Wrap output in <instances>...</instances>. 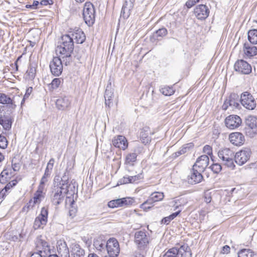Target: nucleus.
<instances>
[{"mask_svg": "<svg viewBox=\"0 0 257 257\" xmlns=\"http://www.w3.org/2000/svg\"><path fill=\"white\" fill-rule=\"evenodd\" d=\"M247 38L252 44H257V29H252L248 31Z\"/></svg>", "mask_w": 257, "mask_h": 257, "instance_id": "nucleus-35", "label": "nucleus"}, {"mask_svg": "<svg viewBox=\"0 0 257 257\" xmlns=\"http://www.w3.org/2000/svg\"><path fill=\"white\" fill-rule=\"evenodd\" d=\"M8 192L4 189H2L0 192V204L2 203L3 200L8 195Z\"/></svg>", "mask_w": 257, "mask_h": 257, "instance_id": "nucleus-51", "label": "nucleus"}, {"mask_svg": "<svg viewBox=\"0 0 257 257\" xmlns=\"http://www.w3.org/2000/svg\"><path fill=\"white\" fill-rule=\"evenodd\" d=\"M181 210L177 211L176 212H174L171 214V216L172 217L173 219H174L176 216L178 215V214L180 213Z\"/></svg>", "mask_w": 257, "mask_h": 257, "instance_id": "nucleus-64", "label": "nucleus"}, {"mask_svg": "<svg viewBox=\"0 0 257 257\" xmlns=\"http://www.w3.org/2000/svg\"><path fill=\"white\" fill-rule=\"evenodd\" d=\"M194 147V144L192 143H188L183 145L180 150L173 154L175 158L189 152Z\"/></svg>", "mask_w": 257, "mask_h": 257, "instance_id": "nucleus-30", "label": "nucleus"}, {"mask_svg": "<svg viewBox=\"0 0 257 257\" xmlns=\"http://www.w3.org/2000/svg\"><path fill=\"white\" fill-rule=\"evenodd\" d=\"M31 257H44V256L41 253L36 252L32 253L31 255Z\"/></svg>", "mask_w": 257, "mask_h": 257, "instance_id": "nucleus-61", "label": "nucleus"}, {"mask_svg": "<svg viewBox=\"0 0 257 257\" xmlns=\"http://www.w3.org/2000/svg\"><path fill=\"white\" fill-rule=\"evenodd\" d=\"M77 212V209L75 208H73L72 206L71 208L69 210V215L72 217H73L75 216L76 213Z\"/></svg>", "mask_w": 257, "mask_h": 257, "instance_id": "nucleus-57", "label": "nucleus"}, {"mask_svg": "<svg viewBox=\"0 0 257 257\" xmlns=\"http://www.w3.org/2000/svg\"><path fill=\"white\" fill-rule=\"evenodd\" d=\"M52 170H49L48 168H46L44 174L41 178L40 181V185H44L48 181V178L50 176Z\"/></svg>", "mask_w": 257, "mask_h": 257, "instance_id": "nucleus-42", "label": "nucleus"}, {"mask_svg": "<svg viewBox=\"0 0 257 257\" xmlns=\"http://www.w3.org/2000/svg\"><path fill=\"white\" fill-rule=\"evenodd\" d=\"M60 83L61 80L60 78H55L52 80L50 85H51V88L53 90L59 87Z\"/></svg>", "mask_w": 257, "mask_h": 257, "instance_id": "nucleus-47", "label": "nucleus"}, {"mask_svg": "<svg viewBox=\"0 0 257 257\" xmlns=\"http://www.w3.org/2000/svg\"><path fill=\"white\" fill-rule=\"evenodd\" d=\"M167 34L168 31L167 29L163 27L156 31V32L154 33V37L159 39V38H162L166 36Z\"/></svg>", "mask_w": 257, "mask_h": 257, "instance_id": "nucleus-40", "label": "nucleus"}, {"mask_svg": "<svg viewBox=\"0 0 257 257\" xmlns=\"http://www.w3.org/2000/svg\"><path fill=\"white\" fill-rule=\"evenodd\" d=\"M203 152L208 155L212 154V148L209 145H205L203 148Z\"/></svg>", "mask_w": 257, "mask_h": 257, "instance_id": "nucleus-50", "label": "nucleus"}, {"mask_svg": "<svg viewBox=\"0 0 257 257\" xmlns=\"http://www.w3.org/2000/svg\"><path fill=\"white\" fill-rule=\"evenodd\" d=\"M121 184H126L131 183L130 176H124L120 180Z\"/></svg>", "mask_w": 257, "mask_h": 257, "instance_id": "nucleus-53", "label": "nucleus"}, {"mask_svg": "<svg viewBox=\"0 0 257 257\" xmlns=\"http://www.w3.org/2000/svg\"><path fill=\"white\" fill-rule=\"evenodd\" d=\"M42 190L43 186L40 185L38 191L35 193L33 197L34 204L40 203L42 198H44V196L43 195Z\"/></svg>", "mask_w": 257, "mask_h": 257, "instance_id": "nucleus-36", "label": "nucleus"}, {"mask_svg": "<svg viewBox=\"0 0 257 257\" xmlns=\"http://www.w3.org/2000/svg\"><path fill=\"white\" fill-rule=\"evenodd\" d=\"M70 251L71 257H84L85 250L77 243L74 242L70 245Z\"/></svg>", "mask_w": 257, "mask_h": 257, "instance_id": "nucleus-24", "label": "nucleus"}, {"mask_svg": "<svg viewBox=\"0 0 257 257\" xmlns=\"http://www.w3.org/2000/svg\"><path fill=\"white\" fill-rule=\"evenodd\" d=\"M12 122L11 119H4L0 118V124L6 130H9L12 126Z\"/></svg>", "mask_w": 257, "mask_h": 257, "instance_id": "nucleus-41", "label": "nucleus"}, {"mask_svg": "<svg viewBox=\"0 0 257 257\" xmlns=\"http://www.w3.org/2000/svg\"><path fill=\"white\" fill-rule=\"evenodd\" d=\"M245 125L248 128L253 130L257 128V116L254 115H248L245 119Z\"/></svg>", "mask_w": 257, "mask_h": 257, "instance_id": "nucleus-29", "label": "nucleus"}, {"mask_svg": "<svg viewBox=\"0 0 257 257\" xmlns=\"http://www.w3.org/2000/svg\"><path fill=\"white\" fill-rule=\"evenodd\" d=\"M164 195L162 192H154L152 193L148 199L142 204V208L144 206V208H150L151 206L146 207L145 205L147 204L152 205L154 202L161 201L164 198Z\"/></svg>", "mask_w": 257, "mask_h": 257, "instance_id": "nucleus-25", "label": "nucleus"}, {"mask_svg": "<svg viewBox=\"0 0 257 257\" xmlns=\"http://www.w3.org/2000/svg\"><path fill=\"white\" fill-rule=\"evenodd\" d=\"M32 91H33V87H29L26 89L25 94L24 95L22 100H21V106H22L24 104L25 100L29 98L30 94L32 93Z\"/></svg>", "mask_w": 257, "mask_h": 257, "instance_id": "nucleus-45", "label": "nucleus"}, {"mask_svg": "<svg viewBox=\"0 0 257 257\" xmlns=\"http://www.w3.org/2000/svg\"><path fill=\"white\" fill-rule=\"evenodd\" d=\"M163 257H192V253L188 245L183 244L168 249Z\"/></svg>", "mask_w": 257, "mask_h": 257, "instance_id": "nucleus-2", "label": "nucleus"}, {"mask_svg": "<svg viewBox=\"0 0 257 257\" xmlns=\"http://www.w3.org/2000/svg\"><path fill=\"white\" fill-rule=\"evenodd\" d=\"M93 245L96 249L101 251L105 247V241L100 239H95L93 241Z\"/></svg>", "mask_w": 257, "mask_h": 257, "instance_id": "nucleus-39", "label": "nucleus"}, {"mask_svg": "<svg viewBox=\"0 0 257 257\" xmlns=\"http://www.w3.org/2000/svg\"><path fill=\"white\" fill-rule=\"evenodd\" d=\"M127 2H125L124 4H123L122 8L121 11V15L123 17H127L128 16V13L130 11L129 8H127L126 7Z\"/></svg>", "mask_w": 257, "mask_h": 257, "instance_id": "nucleus-46", "label": "nucleus"}, {"mask_svg": "<svg viewBox=\"0 0 257 257\" xmlns=\"http://www.w3.org/2000/svg\"><path fill=\"white\" fill-rule=\"evenodd\" d=\"M12 185L9 183H8L6 186L3 188L5 190H6L7 192H9V190L12 188Z\"/></svg>", "mask_w": 257, "mask_h": 257, "instance_id": "nucleus-62", "label": "nucleus"}, {"mask_svg": "<svg viewBox=\"0 0 257 257\" xmlns=\"http://www.w3.org/2000/svg\"><path fill=\"white\" fill-rule=\"evenodd\" d=\"M209 168L215 174H218L222 170L221 165L218 163H214Z\"/></svg>", "mask_w": 257, "mask_h": 257, "instance_id": "nucleus-44", "label": "nucleus"}, {"mask_svg": "<svg viewBox=\"0 0 257 257\" xmlns=\"http://www.w3.org/2000/svg\"><path fill=\"white\" fill-rule=\"evenodd\" d=\"M240 103L246 109L253 110L256 105L254 98L249 92L246 91L240 95Z\"/></svg>", "mask_w": 257, "mask_h": 257, "instance_id": "nucleus-9", "label": "nucleus"}, {"mask_svg": "<svg viewBox=\"0 0 257 257\" xmlns=\"http://www.w3.org/2000/svg\"><path fill=\"white\" fill-rule=\"evenodd\" d=\"M143 151V148L142 147H138L135 150V153H130L126 157V163L131 164L136 161L137 158V152L142 153Z\"/></svg>", "mask_w": 257, "mask_h": 257, "instance_id": "nucleus-32", "label": "nucleus"}, {"mask_svg": "<svg viewBox=\"0 0 257 257\" xmlns=\"http://www.w3.org/2000/svg\"><path fill=\"white\" fill-rule=\"evenodd\" d=\"M73 52H66L64 53H59L61 55L60 58L62 59V63L63 62L66 66L69 65L72 61L71 53Z\"/></svg>", "mask_w": 257, "mask_h": 257, "instance_id": "nucleus-34", "label": "nucleus"}, {"mask_svg": "<svg viewBox=\"0 0 257 257\" xmlns=\"http://www.w3.org/2000/svg\"><path fill=\"white\" fill-rule=\"evenodd\" d=\"M59 57H53L50 62L49 67L52 75L55 76H60L63 71V64L62 59Z\"/></svg>", "mask_w": 257, "mask_h": 257, "instance_id": "nucleus-11", "label": "nucleus"}, {"mask_svg": "<svg viewBox=\"0 0 257 257\" xmlns=\"http://www.w3.org/2000/svg\"><path fill=\"white\" fill-rule=\"evenodd\" d=\"M143 178V176L142 174H139L137 175L130 176L131 183H137L140 180Z\"/></svg>", "mask_w": 257, "mask_h": 257, "instance_id": "nucleus-49", "label": "nucleus"}, {"mask_svg": "<svg viewBox=\"0 0 257 257\" xmlns=\"http://www.w3.org/2000/svg\"><path fill=\"white\" fill-rule=\"evenodd\" d=\"M243 51L245 55L248 58L252 57L257 54V47L248 43H244Z\"/></svg>", "mask_w": 257, "mask_h": 257, "instance_id": "nucleus-28", "label": "nucleus"}, {"mask_svg": "<svg viewBox=\"0 0 257 257\" xmlns=\"http://www.w3.org/2000/svg\"><path fill=\"white\" fill-rule=\"evenodd\" d=\"M7 178L6 176H4L3 175H0V182L2 184H4L7 181Z\"/></svg>", "mask_w": 257, "mask_h": 257, "instance_id": "nucleus-60", "label": "nucleus"}, {"mask_svg": "<svg viewBox=\"0 0 257 257\" xmlns=\"http://www.w3.org/2000/svg\"><path fill=\"white\" fill-rule=\"evenodd\" d=\"M251 153L249 149L241 150L234 154V161L239 166L243 165L249 159Z\"/></svg>", "mask_w": 257, "mask_h": 257, "instance_id": "nucleus-12", "label": "nucleus"}, {"mask_svg": "<svg viewBox=\"0 0 257 257\" xmlns=\"http://www.w3.org/2000/svg\"><path fill=\"white\" fill-rule=\"evenodd\" d=\"M54 162V159L51 158L47 164L46 168H48L49 170H52Z\"/></svg>", "mask_w": 257, "mask_h": 257, "instance_id": "nucleus-54", "label": "nucleus"}, {"mask_svg": "<svg viewBox=\"0 0 257 257\" xmlns=\"http://www.w3.org/2000/svg\"><path fill=\"white\" fill-rule=\"evenodd\" d=\"M60 43V45L57 46L56 49L57 54L73 51L74 41L70 35L68 34L63 35L61 37Z\"/></svg>", "mask_w": 257, "mask_h": 257, "instance_id": "nucleus-5", "label": "nucleus"}, {"mask_svg": "<svg viewBox=\"0 0 257 257\" xmlns=\"http://www.w3.org/2000/svg\"><path fill=\"white\" fill-rule=\"evenodd\" d=\"M229 140L231 143L236 146L243 145L245 142L244 137L239 132L232 133L229 135Z\"/></svg>", "mask_w": 257, "mask_h": 257, "instance_id": "nucleus-23", "label": "nucleus"}, {"mask_svg": "<svg viewBox=\"0 0 257 257\" xmlns=\"http://www.w3.org/2000/svg\"><path fill=\"white\" fill-rule=\"evenodd\" d=\"M211 197L209 195L207 196V195H205V196L204 197L205 202H206L207 203H208L211 202Z\"/></svg>", "mask_w": 257, "mask_h": 257, "instance_id": "nucleus-63", "label": "nucleus"}, {"mask_svg": "<svg viewBox=\"0 0 257 257\" xmlns=\"http://www.w3.org/2000/svg\"><path fill=\"white\" fill-rule=\"evenodd\" d=\"M195 5V0H188L186 3V6L188 8H191Z\"/></svg>", "mask_w": 257, "mask_h": 257, "instance_id": "nucleus-56", "label": "nucleus"}, {"mask_svg": "<svg viewBox=\"0 0 257 257\" xmlns=\"http://www.w3.org/2000/svg\"><path fill=\"white\" fill-rule=\"evenodd\" d=\"M41 237V236L37 237L35 241L36 248L37 252L41 253L44 257H47L51 253L50 246L48 242Z\"/></svg>", "mask_w": 257, "mask_h": 257, "instance_id": "nucleus-10", "label": "nucleus"}, {"mask_svg": "<svg viewBox=\"0 0 257 257\" xmlns=\"http://www.w3.org/2000/svg\"><path fill=\"white\" fill-rule=\"evenodd\" d=\"M209 162V159L207 155H202L196 160L193 167L198 169L199 171L203 172L208 166Z\"/></svg>", "mask_w": 257, "mask_h": 257, "instance_id": "nucleus-19", "label": "nucleus"}, {"mask_svg": "<svg viewBox=\"0 0 257 257\" xmlns=\"http://www.w3.org/2000/svg\"><path fill=\"white\" fill-rule=\"evenodd\" d=\"M226 126L230 129L234 130L239 127L242 124L241 118L237 115H230L225 119Z\"/></svg>", "mask_w": 257, "mask_h": 257, "instance_id": "nucleus-16", "label": "nucleus"}, {"mask_svg": "<svg viewBox=\"0 0 257 257\" xmlns=\"http://www.w3.org/2000/svg\"><path fill=\"white\" fill-rule=\"evenodd\" d=\"M8 146V141L6 137L4 136L0 135V148L5 149Z\"/></svg>", "mask_w": 257, "mask_h": 257, "instance_id": "nucleus-48", "label": "nucleus"}, {"mask_svg": "<svg viewBox=\"0 0 257 257\" xmlns=\"http://www.w3.org/2000/svg\"><path fill=\"white\" fill-rule=\"evenodd\" d=\"M112 144L116 147L124 150L127 148L128 143L126 138L122 136H118L112 140Z\"/></svg>", "mask_w": 257, "mask_h": 257, "instance_id": "nucleus-26", "label": "nucleus"}, {"mask_svg": "<svg viewBox=\"0 0 257 257\" xmlns=\"http://www.w3.org/2000/svg\"><path fill=\"white\" fill-rule=\"evenodd\" d=\"M48 209L45 207L41 209L40 215L37 216L34 221L33 227L35 229L43 228L46 225L48 221Z\"/></svg>", "mask_w": 257, "mask_h": 257, "instance_id": "nucleus-8", "label": "nucleus"}, {"mask_svg": "<svg viewBox=\"0 0 257 257\" xmlns=\"http://www.w3.org/2000/svg\"><path fill=\"white\" fill-rule=\"evenodd\" d=\"M95 9L90 2H86L83 10V18L86 24L92 26L95 22Z\"/></svg>", "mask_w": 257, "mask_h": 257, "instance_id": "nucleus-6", "label": "nucleus"}, {"mask_svg": "<svg viewBox=\"0 0 257 257\" xmlns=\"http://www.w3.org/2000/svg\"><path fill=\"white\" fill-rule=\"evenodd\" d=\"M60 186H54L50 194L51 202L55 205L61 204L64 200L66 194L68 192V182L67 181L61 180Z\"/></svg>", "mask_w": 257, "mask_h": 257, "instance_id": "nucleus-1", "label": "nucleus"}, {"mask_svg": "<svg viewBox=\"0 0 257 257\" xmlns=\"http://www.w3.org/2000/svg\"><path fill=\"white\" fill-rule=\"evenodd\" d=\"M230 248L228 245H224L222 249L221 252L222 253H228L230 252Z\"/></svg>", "mask_w": 257, "mask_h": 257, "instance_id": "nucleus-58", "label": "nucleus"}, {"mask_svg": "<svg viewBox=\"0 0 257 257\" xmlns=\"http://www.w3.org/2000/svg\"><path fill=\"white\" fill-rule=\"evenodd\" d=\"M160 91L163 95L166 96H170L173 94L175 92L173 88L169 86H161Z\"/></svg>", "mask_w": 257, "mask_h": 257, "instance_id": "nucleus-38", "label": "nucleus"}, {"mask_svg": "<svg viewBox=\"0 0 257 257\" xmlns=\"http://www.w3.org/2000/svg\"><path fill=\"white\" fill-rule=\"evenodd\" d=\"M57 250L60 257H70V250L66 242L64 240H59L57 242Z\"/></svg>", "mask_w": 257, "mask_h": 257, "instance_id": "nucleus-18", "label": "nucleus"}, {"mask_svg": "<svg viewBox=\"0 0 257 257\" xmlns=\"http://www.w3.org/2000/svg\"><path fill=\"white\" fill-rule=\"evenodd\" d=\"M113 97V93L111 91L110 86H107L104 93L105 105L110 107L112 103V98Z\"/></svg>", "mask_w": 257, "mask_h": 257, "instance_id": "nucleus-31", "label": "nucleus"}, {"mask_svg": "<svg viewBox=\"0 0 257 257\" xmlns=\"http://www.w3.org/2000/svg\"><path fill=\"white\" fill-rule=\"evenodd\" d=\"M150 236L145 230H137L135 233V242L140 250H144L149 243Z\"/></svg>", "mask_w": 257, "mask_h": 257, "instance_id": "nucleus-4", "label": "nucleus"}, {"mask_svg": "<svg viewBox=\"0 0 257 257\" xmlns=\"http://www.w3.org/2000/svg\"><path fill=\"white\" fill-rule=\"evenodd\" d=\"M202 172V171H199L198 169L192 167L190 174L188 176L189 183L192 184L200 183L203 178L201 174Z\"/></svg>", "mask_w": 257, "mask_h": 257, "instance_id": "nucleus-22", "label": "nucleus"}, {"mask_svg": "<svg viewBox=\"0 0 257 257\" xmlns=\"http://www.w3.org/2000/svg\"><path fill=\"white\" fill-rule=\"evenodd\" d=\"M53 4V0H42L40 5L43 6H47L48 5H52Z\"/></svg>", "mask_w": 257, "mask_h": 257, "instance_id": "nucleus-55", "label": "nucleus"}, {"mask_svg": "<svg viewBox=\"0 0 257 257\" xmlns=\"http://www.w3.org/2000/svg\"><path fill=\"white\" fill-rule=\"evenodd\" d=\"M194 14L199 20H205L209 16V10L205 5H200L194 9Z\"/></svg>", "mask_w": 257, "mask_h": 257, "instance_id": "nucleus-20", "label": "nucleus"}, {"mask_svg": "<svg viewBox=\"0 0 257 257\" xmlns=\"http://www.w3.org/2000/svg\"><path fill=\"white\" fill-rule=\"evenodd\" d=\"M234 68L236 71L242 74H248L251 72L250 65L243 60H237L234 64Z\"/></svg>", "mask_w": 257, "mask_h": 257, "instance_id": "nucleus-17", "label": "nucleus"}, {"mask_svg": "<svg viewBox=\"0 0 257 257\" xmlns=\"http://www.w3.org/2000/svg\"><path fill=\"white\" fill-rule=\"evenodd\" d=\"M107 253L110 257H116L119 253V245L115 238H110L105 245Z\"/></svg>", "mask_w": 257, "mask_h": 257, "instance_id": "nucleus-13", "label": "nucleus"}, {"mask_svg": "<svg viewBox=\"0 0 257 257\" xmlns=\"http://www.w3.org/2000/svg\"><path fill=\"white\" fill-rule=\"evenodd\" d=\"M218 156L222 161L224 166L231 170L234 169V153L232 150L229 148L221 149L218 151Z\"/></svg>", "mask_w": 257, "mask_h": 257, "instance_id": "nucleus-3", "label": "nucleus"}, {"mask_svg": "<svg viewBox=\"0 0 257 257\" xmlns=\"http://www.w3.org/2000/svg\"><path fill=\"white\" fill-rule=\"evenodd\" d=\"M238 257H257V253L251 249L244 248L238 252Z\"/></svg>", "mask_w": 257, "mask_h": 257, "instance_id": "nucleus-33", "label": "nucleus"}, {"mask_svg": "<svg viewBox=\"0 0 257 257\" xmlns=\"http://www.w3.org/2000/svg\"><path fill=\"white\" fill-rule=\"evenodd\" d=\"M240 102V96L235 93H232L225 100L222 108L226 110L229 106L232 108L239 109L240 107L239 102Z\"/></svg>", "mask_w": 257, "mask_h": 257, "instance_id": "nucleus-7", "label": "nucleus"}, {"mask_svg": "<svg viewBox=\"0 0 257 257\" xmlns=\"http://www.w3.org/2000/svg\"><path fill=\"white\" fill-rule=\"evenodd\" d=\"M148 128H144L140 133V137L144 144H148L151 142V138L148 136Z\"/></svg>", "mask_w": 257, "mask_h": 257, "instance_id": "nucleus-37", "label": "nucleus"}, {"mask_svg": "<svg viewBox=\"0 0 257 257\" xmlns=\"http://www.w3.org/2000/svg\"><path fill=\"white\" fill-rule=\"evenodd\" d=\"M12 168L14 171H18L20 170V166L19 164L12 163Z\"/></svg>", "mask_w": 257, "mask_h": 257, "instance_id": "nucleus-59", "label": "nucleus"}, {"mask_svg": "<svg viewBox=\"0 0 257 257\" xmlns=\"http://www.w3.org/2000/svg\"><path fill=\"white\" fill-rule=\"evenodd\" d=\"M20 100L21 96L19 95L12 98L5 93L0 92V103L8 105L11 110H14L16 108V103L19 102Z\"/></svg>", "mask_w": 257, "mask_h": 257, "instance_id": "nucleus-14", "label": "nucleus"}, {"mask_svg": "<svg viewBox=\"0 0 257 257\" xmlns=\"http://www.w3.org/2000/svg\"><path fill=\"white\" fill-rule=\"evenodd\" d=\"M135 202L134 198L125 197L111 200L108 203L109 208L122 207L124 206L132 205Z\"/></svg>", "mask_w": 257, "mask_h": 257, "instance_id": "nucleus-15", "label": "nucleus"}, {"mask_svg": "<svg viewBox=\"0 0 257 257\" xmlns=\"http://www.w3.org/2000/svg\"><path fill=\"white\" fill-rule=\"evenodd\" d=\"M71 98L69 96L61 95L56 101V105L59 110H65L71 104Z\"/></svg>", "mask_w": 257, "mask_h": 257, "instance_id": "nucleus-21", "label": "nucleus"}, {"mask_svg": "<svg viewBox=\"0 0 257 257\" xmlns=\"http://www.w3.org/2000/svg\"><path fill=\"white\" fill-rule=\"evenodd\" d=\"M173 219L171 216V215H169V216H168L167 217H165L162 219V223L168 224L170 222V221Z\"/></svg>", "mask_w": 257, "mask_h": 257, "instance_id": "nucleus-52", "label": "nucleus"}, {"mask_svg": "<svg viewBox=\"0 0 257 257\" xmlns=\"http://www.w3.org/2000/svg\"><path fill=\"white\" fill-rule=\"evenodd\" d=\"M36 72V68L34 66H33L31 64L30 65L29 68L26 72L27 75L29 77V79H34L35 77Z\"/></svg>", "mask_w": 257, "mask_h": 257, "instance_id": "nucleus-43", "label": "nucleus"}, {"mask_svg": "<svg viewBox=\"0 0 257 257\" xmlns=\"http://www.w3.org/2000/svg\"><path fill=\"white\" fill-rule=\"evenodd\" d=\"M71 38H73V41L75 40V42L78 44H82L86 39V36L84 32L80 29H77L73 32L72 34Z\"/></svg>", "mask_w": 257, "mask_h": 257, "instance_id": "nucleus-27", "label": "nucleus"}]
</instances>
